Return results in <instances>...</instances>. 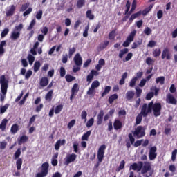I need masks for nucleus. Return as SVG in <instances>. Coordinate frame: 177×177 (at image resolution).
Returning a JSON list of instances; mask_svg holds the SVG:
<instances>
[{"label": "nucleus", "mask_w": 177, "mask_h": 177, "mask_svg": "<svg viewBox=\"0 0 177 177\" xmlns=\"http://www.w3.org/2000/svg\"><path fill=\"white\" fill-rule=\"evenodd\" d=\"M162 109V106L160 102L154 103L151 101L148 104V106L146 103L143 104L141 114L143 115V117H147L149 113L153 112L154 117H160Z\"/></svg>", "instance_id": "f257e3e1"}, {"label": "nucleus", "mask_w": 177, "mask_h": 177, "mask_svg": "<svg viewBox=\"0 0 177 177\" xmlns=\"http://www.w3.org/2000/svg\"><path fill=\"white\" fill-rule=\"evenodd\" d=\"M0 84L2 93L0 94V100L1 102H3V100H5V97H6V93H8V80H6L5 75H2L0 77Z\"/></svg>", "instance_id": "f03ea898"}, {"label": "nucleus", "mask_w": 177, "mask_h": 177, "mask_svg": "<svg viewBox=\"0 0 177 177\" xmlns=\"http://www.w3.org/2000/svg\"><path fill=\"white\" fill-rule=\"evenodd\" d=\"M153 5L151 4L148 8L144 9L142 10V12L138 11L136 13L131 15L129 18V21H131V22L133 21V20H135V19H137V17H139V16H141L142 15L143 16H146V15H147V13H149L153 9Z\"/></svg>", "instance_id": "7ed1b4c3"}, {"label": "nucleus", "mask_w": 177, "mask_h": 177, "mask_svg": "<svg viewBox=\"0 0 177 177\" xmlns=\"http://www.w3.org/2000/svg\"><path fill=\"white\" fill-rule=\"evenodd\" d=\"M41 171L36 174V177H46L49 174V163L44 162L40 167Z\"/></svg>", "instance_id": "20e7f679"}, {"label": "nucleus", "mask_w": 177, "mask_h": 177, "mask_svg": "<svg viewBox=\"0 0 177 177\" xmlns=\"http://www.w3.org/2000/svg\"><path fill=\"white\" fill-rule=\"evenodd\" d=\"M23 30V24H19V26H16L11 33L10 38L12 41H17L20 38V32Z\"/></svg>", "instance_id": "39448f33"}, {"label": "nucleus", "mask_w": 177, "mask_h": 177, "mask_svg": "<svg viewBox=\"0 0 177 177\" xmlns=\"http://www.w3.org/2000/svg\"><path fill=\"white\" fill-rule=\"evenodd\" d=\"M106 145L103 144L102 145L97 151V160H98V163L95 165V168L99 167V163L102 162L103 161V159L104 158V151H106Z\"/></svg>", "instance_id": "423d86ee"}, {"label": "nucleus", "mask_w": 177, "mask_h": 177, "mask_svg": "<svg viewBox=\"0 0 177 177\" xmlns=\"http://www.w3.org/2000/svg\"><path fill=\"white\" fill-rule=\"evenodd\" d=\"M146 127L143 126H138L135 129L133 134L134 136H136L138 139H140V138H143L146 135Z\"/></svg>", "instance_id": "0eeeda50"}, {"label": "nucleus", "mask_w": 177, "mask_h": 177, "mask_svg": "<svg viewBox=\"0 0 177 177\" xmlns=\"http://www.w3.org/2000/svg\"><path fill=\"white\" fill-rule=\"evenodd\" d=\"M135 35H136V30H133L129 36L127 37L126 41L123 42L122 46L124 48H128L129 45H131V42H133V39H135Z\"/></svg>", "instance_id": "6e6552de"}, {"label": "nucleus", "mask_w": 177, "mask_h": 177, "mask_svg": "<svg viewBox=\"0 0 177 177\" xmlns=\"http://www.w3.org/2000/svg\"><path fill=\"white\" fill-rule=\"evenodd\" d=\"M142 168H143V162L139 161L138 163H133L130 166L129 170L131 171V169H132L133 171H137V172H140V171H142Z\"/></svg>", "instance_id": "1a4fd4ad"}, {"label": "nucleus", "mask_w": 177, "mask_h": 177, "mask_svg": "<svg viewBox=\"0 0 177 177\" xmlns=\"http://www.w3.org/2000/svg\"><path fill=\"white\" fill-rule=\"evenodd\" d=\"M166 102L169 104H174V106H176L177 104V100L175 98L174 95L171 93H169L167 96H166Z\"/></svg>", "instance_id": "9d476101"}, {"label": "nucleus", "mask_w": 177, "mask_h": 177, "mask_svg": "<svg viewBox=\"0 0 177 177\" xmlns=\"http://www.w3.org/2000/svg\"><path fill=\"white\" fill-rule=\"evenodd\" d=\"M161 57L162 59H166V60H171V55L169 48H165L163 49Z\"/></svg>", "instance_id": "9b49d317"}, {"label": "nucleus", "mask_w": 177, "mask_h": 177, "mask_svg": "<svg viewBox=\"0 0 177 177\" xmlns=\"http://www.w3.org/2000/svg\"><path fill=\"white\" fill-rule=\"evenodd\" d=\"M79 91H80V88H78V84L75 83L73 85L71 91V96H70L71 100H73V99H74V96H75V95L78 93Z\"/></svg>", "instance_id": "f8f14e48"}, {"label": "nucleus", "mask_w": 177, "mask_h": 177, "mask_svg": "<svg viewBox=\"0 0 177 177\" xmlns=\"http://www.w3.org/2000/svg\"><path fill=\"white\" fill-rule=\"evenodd\" d=\"M75 64L77 66H82V57H81V55L80 53H77L74 58H73Z\"/></svg>", "instance_id": "ddd939ff"}, {"label": "nucleus", "mask_w": 177, "mask_h": 177, "mask_svg": "<svg viewBox=\"0 0 177 177\" xmlns=\"http://www.w3.org/2000/svg\"><path fill=\"white\" fill-rule=\"evenodd\" d=\"M141 174H147L150 169H151V165H150V162H145L144 163V165H142V167L141 169Z\"/></svg>", "instance_id": "4468645a"}, {"label": "nucleus", "mask_w": 177, "mask_h": 177, "mask_svg": "<svg viewBox=\"0 0 177 177\" xmlns=\"http://www.w3.org/2000/svg\"><path fill=\"white\" fill-rule=\"evenodd\" d=\"M76 159L77 155H75V153H72L66 158V160H65V165H68V164L74 162V161H75Z\"/></svg>", "instance_id": "2eb2a0df"}, {"label": "nucleus", "mask_w": 177, "mask_h": 177, "mask_svg": "<svg viewBox=\"0 0 177 177\" xmlns=\"http://www.w3.org/2000/svg\"><path fill=\"white\" fill-rule=\"evenodd\" d=\"M15 12H16V6L11 5L10 9L6 12V15L7 17L13 16L15 15Z\"/></svg>", "instance_id": "dca6fc26"}, {"label": "nucleus", "mask_w": 177, "mask_h": 177, "mask_svg": "<svg viewBox=\"0 0 177 177\" xmlns=\"http://www.w3.org/2000/svg\"><path fill=\"white\" fill-rule=\"evenodd\" d=\"M104 116V111L103 110H101L97 115V125H102V122H103Z\"/></svg>", "instance_id": "f3484780"}, {"label": "nucleus", "mask_w": 177, "mask_h": 177, "mask_svg": "<svg viewBox=\"0 0 177 177\" xmlns=\"http://www.w3.org/2000/svg\"><path fill=\"white\" fill-rule=\"evenodd\" d=\"M133 97H135V92L132 90L128 91L126 93L127 100H128L129 102H131V100H132Z\"/></svg>", "instance_id": "a211bd4d"}, {"label": "nucleus", "mask_w": 177, "mask_h": 177, "mask_svg": "<svg viewBox=\"0 0 177 177\" xmlns=\"http://www.w3.org/2000/svg\"><path fill=\"white\" fill-rule=\"evenodd\" d=\"M113 127L115 131H118V129H121L122 128V122L118 120H115L113 122Z\"/></svg>", "instance_id": "6ab92c4d"}, {"label": "nucleus", "mask_w": 177, "mask_h": 177, "mask_svg": "<svg viewBox=\"0 0 177 177\" xmlns=\"http://www.w3.org/2000/svg\"><path fill=\"white\" fill-rule=\"evenodd\" d=\"M64 145H66V140L63 139V140H59L56 142L55 145V150H59L60 149V146H64Z\"/></svg>", "instance_id": "aec40b11"}, {"label": "nucleus", "mask_w": 177, "mask_h": 177, "mask_svg": "<svg viewBox=\"0 0 177 177\" xmlns=\"http://www.w3.org/2000/svg\"><path fill=\"white\" fill-rule=\"evenodd\" d=\"M48 84H49V79L47 77H44L40 80V86L43 88L48 86Z\"/></svg>", "instance_id": "412c9836"}, {"label": "nucleus", "mask_w": 177, "mask_h": 177, "mask_svg": "<svg viewBox=\"0 0 177 177\" xmlns=\"http://www.w3.org/2000/svg\"><path fill=\"white\" fill-rule=\"evenodd\" d=\"M26 142H28V136L24 135L18 138V144L23 145V143H26Z\"/></svg>", "instance_id": "4be33fe9"}, {"label": "nucleus", "mask_w": 177, "mask_h": 177, "mask_svg": "<svg viewBox=\"0 0 177 177\" xmlns=\"http://www.w3.org/2000/svg\"><path fill=\"white\" fill-rule=\"evenodd\" d=\"M117 99H118V95L113 94L109 96V97L108 99V102H109V104H113V103L114 102V100H117Z\"/></svg>", "instance_id": "5701e85b"}, {"label": "nucleus", "mask_w": 177, "mask_h": 177, "mask_svg": "<svg viewBox=\"0 0 177 177\" xmlns=\"http://www.w3.org/2000/svg\"><path fill=\"white\" fill-rule=\"evenodd\" d=\"M41 68V62L39 61H36L33 65L34 73H37Z\"/></svg>", "instance_id": "b1692460"}, {"label": "nucleus", "mask_w": 177, "mask_h": 177, "mask_svg": "<svg viewBox=\"0 0 177 177\" xmlns=\"http://www.w3.org/2000/svg\"><path fill=\"white\" fill-rule=\"evenodd\" d=\"M53 96V90H50L46 95L45 99L48 102H52V97Z\"/></svg>", "instance_id": "393cba45"}, {"label": "nucleus", "mask_w": 177, "mask_h": 177, "mask_svg": "<svg viewBox=\"0 0 177 177\" xmlns=\"http://www.w3.org/2000/svg\"><path fill=\"white\" fill-rule=\"evenodd\" d=\"M142 120H143V115L142 113V109L140 113H139L136 118V125H139L140 122H142Z\"/></svg>", "instance_id": "a878e982"}, {"label": "nucleus", "mask_w": 177, "mask_h": 177, "mask_svg": "<svg viewBox=\"0 0 177 177\" xmlns=\"http://www.w3.org/2000/svg\"><path fill=\"white\" fill-rule=\"evenodd\" d=\"M128 52H129V49L128 48H123L122 50H120L119 52V59H122V57H124V55H127V53H128Z\"/></svg>", "instance_id": "bb28decb"}, {"label": "nucleus", "mask_w": 177, "mask_h": 177, "mask_svg": "<svg viewBox=\"0 0 177 177\" xmlns=\"http://www.w3.org/2000/svg\"><path fill=\"white\" fill-rule=\"evenodd\" d=\"M16 160H16L17 169V171H20V169H21V166L23 165V159L18 158Z\"/></svg>", "instance_id": "cd10ccee"}, {"label": "nucleus", "mask_w": 177, "mask_h": 177, "mask_svg": "<svg viewBox=\"0 0 177 177\" xmlns=\"http://www.w3.org/2000/svg\"><path fill=\"white\" fill-rule=\"evenodd\" d=\"M111 91V86H105L103 93L101 94V97H104V96H106V95L109 94Z\"/></svg>", "instance_id": "c85d7f7f"}, {"label": "nucleus", "mask_w": 177, "mask_h": 177, "mask_svg": "<svg viewBox=\"0 0 177 177\" xmlns=\"http://www.w3.org/2000/svg\"><path fill=\"white\" fill-rule=\"evenodd\" d=\"M109 44H110V41H104V42L101 43L99 46L100 50H103V49H106L107 48V46H109Z\"/></svg>", "instance_id": "c756f323"}, {"label": "nucleus", "mask_w": 177, "mask_h": 177, "mask_svg": "<svg viewBox=\"0 0 177 177\" xmlns=\"http://www.w3.org/2000/svg\"><path fill=\"white\" fill-rule=\"evenodd\" d=\"M20 156H21V149L18 148L17 149V151H15V153H14L13 158L15 160H17V159L20 158H19V157H20Z\"/></svg>", "instance_id": "7c9ffc66"}, {"label": "nucleus", "mask_w": 177, "mask_h": 177, "mask_svg": "<svg viewBox=\"0 0 177 177\" xmlns=\"http://www.w3.org/2000/svg\"><path fill=\"white\" fill-rule=\"evenodd\" d=\"M91 133H92L91 130H89L84 133L82 136V140H88V138L91 136Z\"/></svg>", "instance_id": "2f4dec72"}, {"label": "nucleus", "mask_w": 177, "mask_h": 177, "mask_svg": "<svg viewBox=\"0 0 177 177\" xmlns=\"http://www.w3.org/2000/svg\"><path fill=\"white\" fill-rule=\"evenodd\" d=\"M65 80H66V82H73V81H75V77H74L70 74H67L65 76Z\"/></svg>", "instance_id": "473e14b6"}, {"label": "nucleus", "mask_w": 177, "mask_h": 177, "mask_svg": "<svg viewBox=\"0 0 177 177\" xmlns=\"http://www.w3.org/2000/svg\"><path fill=\"white\" fill-rule=\"evenodd\" d=\"M6 124H8V119L5 118L1 121L0 124V129L5 131L6 129Z\"/></svg>", "instance_id": "72a5a7b5"}, {"label": "nucleus", "mask_w": 177, "mask_h": 177, "mask_svg": "<svg viewBox=\"0 0 177 177\" xmlns=\"http://www.w3.org/2000/svg\"><path fill=\"white\" fill-rule=\"evenodd\" d=\"M6 45V41L3 40L0 43V55H3L5 53V48L3 46Z\"/></svg>", "instance_id": "f704fd0d"}, {"label": "nucleus", "mask_w": 177, "mask_h": 177, "mask_svg": "<svg viewBox=\"0 0 177 177\" xmlns=\"http://www.w3.org/2000/svg\"><path fill=\"white\" fill-rule=\"evenodd\" d=\"M165 82V77L164 76H160L156 79V84H160V85H164Z\"/></svg>", "instance_id": "c9c22d12"}, {"label": "nucleus", "mask_w": 177, "mask_h": 177, "mask_svg": "<svg viewBox=\"0 0 177 177\" xmlns=\"http://www.w3.org/2000/svg\"><path fill=\"white\" fill-rule=\"evenodd\" d=\"M19 131V125L17 124H15L11 127L10 132L12 133H17Z\"/></svg>", "instance_id": "e433bc0d"}, {"label": "nucleus", "mask_w": 177, "mask_h": 177, "mask_svg": "<svg viewBox=\"0 0 177 177\" xmlns=\"http://www.w3.org/2000/svg\"><path fill=\"white\" fill-rule=\"evenodd\" d=\"M62 110H63V104H59L55 107L54 113L55 114H60Z\"/></svg>", "instance_id": "4c0bfd02"}, {"label": "nucleus", "mask_w": 177, "mask_h": 177, "mask_svg": "<svg viewBox=\"0 0 177 177\" xmlns=\"http://www.w3.org/2000/svg\"><path fill=\"white\" fill-rule=\"evenodd\" d=\"M86 15L87 19H89V20H93V19H95V15L92 14V10H91L86 11Z\"/></svg>", "instance_id": "58836bf2"}, {"label": "nucleus", "mask_w": 177, "mask_h": 177, "mask_svg": "<svg viewBox=\"0 0 177 177\" xmlns=\"http://www.w3.org/2000/svg\"><path fill=\"white\" fill-rule=\"evenodd\" d=\"M9 104H6L4 106L0 107V114H3L8 109H9Z\"/></svg>", "instance_id": "ea45409f"}, {"label": "nucleus", "mask_w": 177, "mask_h": 177, "mask_svg": "<svg viewBox=\"0 0 177 177\" xmlns=\"http://www.w3.org/2000/svg\"><path fill=\"white\" fill-rule=\"evenodd\" d=\"M161 55V48H156L153 51V57H158Z\"/></svg>", "instance_id": "a19ab883"}, {"label": "nucleus", "mask_w": 177, "mask_h": 177, "mask_svg": "<svg viewBox=\"0 0 177 177\" xmlns=\"http://www.w3.org/2000/svg\"><path fill=\"white\" fill-rule=\"evenodd\" d=\"M28 62H29V64H30V66H32V63H34V62L35 61V57L33 56L31 54H29L28 55V57H27Z\"/></svg>", "instance_id": "79ce46f5"}, {"label": "nucleus", "mask_w": 177, "mask_h": 177, "mask_svg": "<svg viewBox=\"0 0 177 177\" xmlns=\"http://www.w3.org/2000/svg\"><path fill=\"white\" fill-rule=\"evenodd\" d=\"M37 24V20L35 19H32L29 25V26L27 28L28 31H30V30L34 28V26Z\"/></svg>", "instance_id": "37998d69"}, {"label": "nucleus", "mask_w": 177, "mask_h": 177, "mask_svg": "<svg viewBox=\"0 0 177 177\" xmlns=\"http://www.w3.org/2000/svg\"><path fill=\"white\" fill-rule=\"evenodd\" d=\"M85 5V0H78L77 2V8L81 9Z\"/></svg>", "instance_id": "c03bdc74"}, {"label": "nucleus", "mask_w": 177, "mask_h": 177, "mask_svg": "<svg viewBox=\"0 0 177 177\" xmlns=\"http://www.w3.org/2000/svg\"><path fill=\"white\" fill-rule=\"evenodd\" d=\"M30 6V3H26L24 4H22L21 8H20V12H24L27 10L28 7Z\"/></svg>", "instance_id": "a18cd8bd"}, {"label": "nucleus", "mask_w": 177, "mask_h": 177, "mask_svg": "<svg viewBox=\"0 0 177 177\" xmlns=\"http://www.w3.org/2000/svg\"><path fill=\"white\" fill-rule=\"evenodd\" d=\"M100 86V83L97 80H95L93 82L91 86L93 89H96V88H99Z\"/></svg>", "instance_id": "49530a36"}, {"label": "nucleus", "mask_w": 177, "mask_h": 177, "mask_svg": "<svg viewBox=\"0 0 177 177\" xmlns=\"http://www.w3.org/2000/svg\"><path fill=\"white\" fill-rule=\"evenodd\" d=\"M124 168H125V160H122L118 168L117 169V171L120 172V171L124 169Z\"/></svg>", "instance_id": "de8ad7c7"}, {"label": "nucleus", "mask_w": 177, "mask_h": 177, "mask_svg": "<svg viewBox=\"0 0 177 177\" xmlns=\"http://www.w3.org/2000/svg\"><path fill=\"white\" fill-rule=\"evenodd\" d=\"M129 9H131V1H129V0H127L126 3V10L124 12V15L129 13Z\"/></svg>", "instance_id": "09e8293b"}, {"label": "nucleus", "mask_w": 177, "mask_h": 177, "mask_svg": "<svg viewBox=\"0 0 177 177\" xmlns=\"http://www.w3.org/2000/svg\"><path fill=\"white\" fill-rule=\"evenodd\" d=\"M95 122V119L93 118H91L90 120L87 121L86 127L87 128H91Z\"/></svg>", "instance_id": "8fccbe9b"}, {"label": "nucleus", "mask_w": 177, "mask_h": 177, "mask_svg": "<svg viewBox=\"0 0 177 177\" xmlns=\"http://www.w3.org/2000/svg\"><path fill=\"white\" fill-rule=\"evenodd\" d=\"M136 81H138V77H133L130 81L129 86H131V88H133V86L136 85Z\"/></svg>", "instance_id": "3c124183"}, {"label": "nucleus", "mask_w": 177, "mask_h": 177, "mask_svg": "<svg viewBox=\"0 0 177 177\" xmlns=\"http://www.w3.org/2000/svg\"><path fill=\"white\" fill-rule=\"evenodd\" d=\"M9 34V29L8 28H6L3 29V30L1 33V37L5 38V37Z\"/></svg>", "instance_id": "603ef678"}, {"label": "nucleus", "mask_w": 177, "mask_h": 177, "mask_svg": "<svg viewBox=\"0 0 177 177\" xmlns=\"http://www.w3.org/2000/svg\"><path fill=\"white\" fill-rule=\"evenodd\" d=\"M77 50V49L75 48V47H73L71 48H69L68 50V57H72L73 55H74V53H75V51Z\"/></svg>", "instance_id": "864d4df0"}, {"label": "nucleus", "mask_w": 177, "mask_h": 177, "mask_svg": "<svg viewBox=\"0 0 177 177\" xmlns=\"http://www.w3.org/2000/svg\"><path fill=\"white\" fill-rule=\"evenodd\" d=\"M59 74L60 77L63 78V77L66 76V68L62 66L59 69Z\"/></svg>", "instance_id": "5fc2aeb1"}, {"label": "nucleus", "mask_w": 177, "mask_h": 177, "mask_svg": "<svg viewBox=\"0 0 177 177\" xmlns=\"http://www.w3.org/2000/svg\"><path fill=\"white\" fill-rule=\"evenodd\" d=\"M151 91H154L153 96H158V92H160V88H157L156 86H152L151 88Z\"/></svg>", "instance_id": "6e6d98bb"}, {"label": "nucleus", "mask_w": 177, "mask_h": 177, "mask_svg": "<svg viewBox=\"0 0 177 177\" xmlns=\"http://www.w3.org/2000/svg\"><path fill=\"white\" fill-rule=\"evenodd\" d=\"M136 97H140V96H142V90L139 88V87H136Z\"/></svg>", "instance_id": "4d7b16f0"}, {"label": "nucleus", "mask_w": 177, "mask_h": 177, "mask_svg": "<svg viewBox=\"0 0 177 177\" xmlns=\"http://www.w3.org/2000/svg\"><path fill=\"white\" fill-rule=\"evenodd\" d=\"M154 97V93L153 92H149L147 94L145 99L147 100H151Z\"/></svg>", "instance_id": "13d9d810"}, {"label": "nucleus", "mask_w": 177, "mask_h": 177, "mask_svg": "<svg viewBox=\"0 0 177 177\" xmlns=\"http://www.w3.org/2000/svg\"><path fill=\"white\" fill-rule=\"evenodd\" d=\"M114 38H115V30H113L109 34V39L113 40Z\"/></svg>", "instance_id": "bf43d9fd"}, {"label": "nucleus", "mask_w": 177, "mask_h": 177, "mask_svg": "<svg viewBox=\"0 0 177 177\" xmlns=\"http://www.w3.org/2000/svg\"><path fill=\"white\" fill-rule=\"evenodd\" d=\"M157 45V42L154 40H151L149 41L147 46L148 48H154Z\"/></svg>", "instance_id": "052dcab7"}, {"label": "nucleus", "mask_w": 177, "mask_h": 177, "mask_svg": "<svg viewBox=\"0 0 177 177\" xmlns=\"http://www.w3.org/2000/svg\"><path fill=\"white\" fill-rule=\"evenodd\" d=\"M31 75H32V71L28 70L26 73H25V80H29Z\"/></svg>", "instance_id": "680f3d73"}, {"label": "nucleus", "mask_w": 177, "mask_h": 177, "mask_svg": "<svg viewBox=\"0 0 177 177\" xmlns=\"http://www.w3.org/2000/svg\"><path fill=\"white\" fill-rule=\"evenodd\" d=\"M145 62H146V64H147L148 66H151V64H153L154 63V60H153V59H151V57H148L146 59Z\"/></svg>", "instance_id": "e2e57ef3"}, {"label": "nucleus", "mask_w": 177, "mask_h": 177, "mask_svg": "<svg viewBox=\"0 0 177 177\" xmlns=\"http://www.w3.org/2000/svg\"><path fill=\"white\" fill-rule=\"evenodd\" d=\"M42 10H39L36 14V19H37V20H41L42 19Z\"/></svg>", "instance_id": "0e129e2a"}, {"label": "nucleus", "mask_w": 177, "mask_h": 177, "mask_svg": "<svg viewBox=\"0 0 177 177\" xmlns=\"http://www.w3.org/2000/svg\"><path fill=\"white\" fill-rule=\"evenodd\" d=\"M152 30L149 27H146L145 29L144 30V33L145 35H150L151 34Z\"/></svg>", "instance_id": "69168bd1"}, {"label": "nucleus", "mask_w": 177, "mask_h": 177, "mask_svg": "<svg viewBox=\"0 0 177 177\" xmlns=\"http://www.w3.org/2000/svg\"><path fill=\"white\" fill-rule=\"evenodd\" d=\"M176 154H177V149H174L171 153V161L174 162L175 161V160H176Z\"/></svg>", "instance_id": "338daca9"}, {"label": "nucleus", "mask_w": 177, "mask_h": 177, "mask_svg": "<svg viewBox=\"0 0 177 177\" xmlns=\"http://www.w3.org/2000/svg\"><path fill=\"white\" fill-rule=\"evenodd\" d=\"M48 28L46 26H44L41 30V32H42L43 35H48Z\"/></svg>", "instance_id": "774afa93"}]
</instances>
